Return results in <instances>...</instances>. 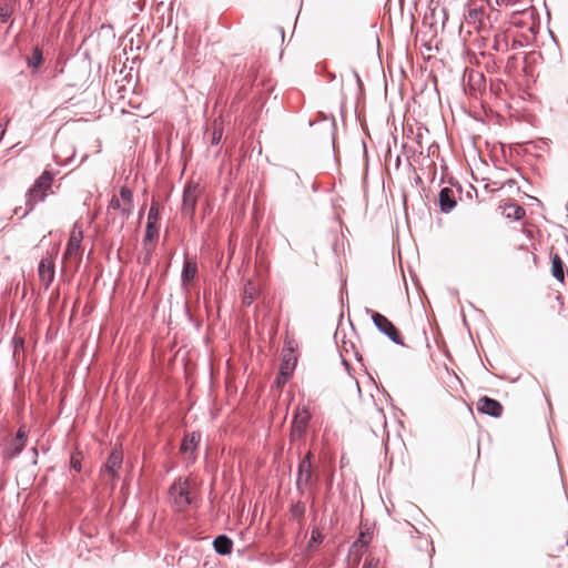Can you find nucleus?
Here are the masks:
<instances>
[{
    "instance_id": "4",
    "label": "nucleus",
    "mask_w": 568,
    "mask_h": 568,
    "mask_svg": "<svg viewBox=\"0 0 568 568\" xmlns=\"http://www.w3.org/2000/svg\"><path fill=\"white\" fill-rule=\"evenodd\" d=\"M170 495L173 499L174 506L179 511H183L192 503L193 497L190 489V481L187 479H179L170 488Z\"/></svg>"
},
{
    "instance_id": "13",
    "label": "nucleus",
    "mask_w": 568,
    "mask_h": 568,
    "mask_svg": "<svg viewBox=\"0 0 568 568\" xmlns=\"http://www.w3.org/2000/svg\"><path fill=\"white\" fill-rule=\"evenodd\" d=\"M477 410L479 413L493 416L500 417L503 414V405L488 396H483L477 402Z\"/></svg>"
},
{
    "instance_id": "6",
    "label": "nucleus",
    "mask_w": 568,
    "mask_h": 568,
    "mask_svg": "<svg viewBox=\"0 0 568 568\" xmlns=\"http://www.w3.org/2000/svg\"><path fill=\"white\" fill-rule=\"evenodd\" d=\"M311 419V413L307 407H297L291 427V440H300L304 437L308 423Z\"/></svg>"
},
{
    "instance_id": "2",
    "label": "nucleus",
    "mask_w": 568,
    "mask_h": 568,
    "mask_svg": "<svg viewBox=\"0 0 568 568\" xmlns=\"http://www.w3.org/2000/svg\"><path fill=\"white\" fill-rule=\"evenodd\" d=\"M54 181V176L50 171H44L42 174L34 181L33 185L29 189L27 193V212H31L34 206L44 201L48 193H52V184Z\"/></svg>"
},
{
    "instance_id": "23",
    "label": "nucleus",
    "mask_w": 568,
    "mask_h": 568,
    "mask_svg": "<svg viewBox=\"0 0 568 568\" xmlns=\"http://www.w3.org/2000/svg\"><path fill=\"white\" fill-rule=\"evenodd\" d=\"M223 136L222 121L215 120L212 125L211 143L219 144Z\"/></svg>"
},
{
    "instance_id": "11",
    "label": "nucleus",
    "mask_w": 568,
    "mask_h": 568,
    "mask_svg": "<svg viewBox=\"0 0 568 568\" xmlns=\"http://www.w3.org/2000/svg\"><path fill=\"white\" fill-rule=\"evenodd\" d=\"M312 453L308 452L306 456L301 460L297 474V487L300 489L310 486L312 481Z\"/></svg>"
},
{
    "instance_id": "5",
    "label": "nucleus",
    "mask_w": 568,
    "mask_h": 568,
    "mask_svg": "<svg viewBox=\"0 0 568 568\" xmlns=\"http://www.w3.org/2000/svg\"><path fill=\"white\" fill-rule=\"evenodd\" d=\"M202 194V187L200 184L194 182H189L183 191V201H182V214L187 216L189 219H193L197 200Z\"/></svg>"
},
{
    "instance_id": "9",
    "label": "nucleus",
    "mask_w": 568,
    "mask_h": 568,
    "mask_svg": "<svg viewBox=\"0 0 568 568\" xmlns=\"http://www.w3.org/2000/svg\"><path fill=\"white\" fill-rule=\"evenodd\" d=\"M27 442V430L24 426H21L14 438H12L6 449H4V457L8 459L14 458L18 456L24 448Z\"/></svg>"
},
{
    "instance_id": "3",
    "label": "nucleus",
    "mask_w": 568,
    "mask_h": 568,
    "mask_svg": "<svg viewBox=\"0 0 568 568\" xmlns=\"http://www.w3.org/2000/svg\"><path fill=\"white\" fill-rule=\"evenodd\" d=\"M83 241L82 226L75 223L70 232L67 248L63 255L65 263L73 264L75 267L80 264L83 255L81 243Z\"/></svg>"
},
{
    "instance_id": "22",
    "label": "nucleus",
    "mask_w": 568,
    "mask_h": 568,
    "mask_svg": "<svg viewBox=\"0 0 568 568\" xmlns=\"http://www.w3.org/2000/svg\"><path fill=\"white\" fill-rule=\"evenodd\" d=\"M257 292L258 290L256 285L253 282L248 281L243 291V304L247 306L251 305L255 297L257 296Z\"/></svg>"
},
{
    "instance_id": "16",
    "label": "nucleus",
    "mask_w": 568,
    "mask_h": 568,
    "mask_svg": "<svg viewBox=\"0 0 568 568\" xmlns=\"http://www.w3.org/2000/svg\"><path fill=\"white\" fill-rule=\"evenodd\" d=\"M295 364L296 357L293 355L292 352L283 356L280 367L281 376H283V383H286L288 378L292 376L293 371L295 368Z\"/></svg>"
},
{
    "instance_id": "26",
    "label": "nucleus",
    "mask_w": 568,
    "mask_h": 568,
    "mask_svg": "<svg viewBox=\"0 0 568 568\" xmlns=\"http://www.w3.org/2000/svg\"><path fill=\"white\" fill-rule=\"evenodd\" d=\"M379 567V560L369 556L365 559L363 568H378Z\"/></svg>"
},
{
    "instance_id": "12",
    "label": "nucleus",
    "mask_w": 568,
    "mask_h": 568,
    "mask_svg": "<svg viewBox=\"0 0 568 568\" xmlns=\"http://www.w3.org/2000/svg\"><path fill=\"white\" fill-rule=\"evenodd\" d=\"M159 207L158 203L152 202L149 214H148V222H146V229H145V236L144 242L153 241L159 233Z\"/></svg>"
},
{
    "instance_id": "8",
    "label": "nucleus",
    "mask_w": 568,
    "mask_h": 568,
    "mask_svg": "<svg viewBox=\"0 0 568 568\" xmlns=\"http://www.w3.org/2000/svg\"><path fill=\"white\" fill-rule=\"evenodd\" d=\"M122 453L118 449H114L110 454L106 463L104 464V467L102 469V477L108 478V481H110L112 485L119 476V470L122 467Z\"/></svg>"
},
{
    "instance_id": "27",
    "label": "nucleus",
    "mask_w": 568,
    "mask_h": 568,
    "mask_svg": "<svg viewBox=\"0 0 568 568\" xmlns=\"http://www.w3.org/2000/svg\"><path fill=\"white\" fill-rule=\"evenodd\" d=\"M292 513L295 516H302L304 514V506L301 504H296L292 507Z\"/></svg>"
},
{
    "instance_id": "17",
    "label": "nucleus",
    "mask_w": 568,
    "mask_h": 568,
    "mask_svg": "<svg viewBox=\"0 0 568 568\" xmlns=\"http://www.w3.org/2000/svg\"><path fill=\"white\" fill-rule=\"evenodd\" d=\"M439 205L443 212L448 213L450 212L455 205V196L454 191L449 187H444L439 192Z\"/></svg>"
},
{
    "instance_id": "7",
    "label": "nucleus",
    "mask_w": 568,
    "mask_h": 568,
    "mask_svg": "<svg viewBox=\"0 0 568 568\" xmlns=\"http://www.w3.org/2000/svg\"><path fill=\"white\" fill-rule=\"evenodd\" d=\"M372 320L375 324V326L385 335L389 337L394 343L398 345H404L402 335L399 331L396 328V326L383 314L371 311Z\"/></svg>"
},
{
    "instance_id": "21",
    "label": "nucleus",
    "mask_w": 568,
    "mask_h": 568,
    "mask_svg": "<svg viewBox=\"0 0 568 568\" xmlns=\"http://www.w3.org/2000/svg\"><path fill=\"white\" fill-rule=\"evenodd\" d=\"M551 273L559 282L565 281L564 263L558 254H551Z\"/></svg>"
},
{
    "instance_id": "20",
    "label": "nucleus",
    "mask_w": 568,
    "mask_h": 568,
    "mask_svg": "<svg viewBox=\"0 0 568 568\" xmlns=\"http://www.w3.org/2000/svg\"><path fill=\"white\" fill-rule=\"evenodd\" d=\"M213 545H214V549L216 550V552H219L221 555L231 554L232 547H233L232 540L224 535L217 536L214 539Z\"/></svg>"
},
{
    "instance_id": "19",
    "label": "nucleus",
    "mask_w": 568,
    "mask_h": 568,
    "mask_svg": "<svg viewBox=\"0 0 568 568\" xmlns=\"http://www.w3.org/2000/svg\"><path fill=\"white\" fill-rule=\"evenodd\" d=\"M501 209L503 214L508 219L520 220L525 216V210L516 203H505Z\"/></svg>"
},
{
    "instance_id": "24",
    "label": "nucleus",
    "mask_w": 568,
    "mask_h": 568,
    "mask_svg": "<svg viewBox=\"0 0 568 568\" xmlns=\"http://www.w3.org/2000/svg\"><path fill=\"white\" fill-rule=\"evenodd\" d=\"M42 62V52L39 48H36L32 52V55L29 58V64L37 68Z\"/></svg>"
},
{
    "instance_id": "15",
    "label": "nucleus",
    "mask_w": 568,
    "mask_h": 568,
    "mask_svg": "<svg viewBox=\"0 0 568 568\" xmlns=\"http://www.w3.org/2000/svg\"><path fill=\"white\" fill-rule=\"evenodd\" d=\"M201 440V434L200 433H190L187 435H185V437L183 438L182 440V444H181V453L184 454V455H193V453L195 452L199 443Z\"/></svg>"
},
{
    "instance_id": "25",
    "label": "nucleus",
    "mask_w": 568,
    "mask_h": 568,
    "mask_svg": "<svg viewBox=\"0 0 568 568\" xmlns=\"http://www.w3.org/2000/svg\"><path fill=\"white\" fill-rule=\"evenodd\" d=\"M81 460H82V454L80 452L73 453L70 458L71 468L74 469L75 471H80L81 470Z\"/></svg>"
},
{
    "instance_id": "1",
    "label": "nucleus",
    "mask_w": 568,
    "mask_h": 568,
    "mask_svg": "<svg viewBox=\"0 0 568 568\" xmlns=\"http://www.w3.org/2000/svg\"><path fill=\"white\" fill-rule=\"evenodd\" d=\"M133 193L126 187L122 186L119 194L113 195L106 210V215L112 222H120L122 226L124 221L129 219L133 211Z\"/></svg>"
},
{
    "instance_id": "18",
    "label": "nucleus",
    "mask_w": 568,
    "mask_h": 568,
    "mask_svg": "<svg viewBox=\"0 0 568 568\" xmlns=\"http://www.w3.org/2000/svg\"><path fill=\"white\" fill-rule=\"evenodd\" d=\"M197 274V266L195 261L186 258L182 271V283L184 286L189 285Z\"/></svg>"
},
{
    "instance_id": "28",
    "label": "nucleus",
    "mask_w": 568,
    "mask_h": 568,
    "mask_svg": "<svg viewBox=\"0 0 568 568\" xmlns=\"http://www.w3.org/2000/svg\"><path fill=\"white\" fill-rule=\"evenodd\" d=\"M276 384L278 387H281L282 385L285 384V383H283V376H281V372L278 373V376L276 377Z\"/></svg>"
},
{
    "instance_id": "10",
    "label": "nucleus",
    "mask_w": 568,
    "mask_h": 568,
    "mask_svg": "<svg viewBox=\"0 0 568 568\" xmlns=\"http://www.w3.org/2000/svg\"><path fill=\"white\" fill-rule=\"evenodd\" d=\"M40 283L48 288L54 278V262L51 256L43 257L38 267Z\"/></svg>"
},
{
    "instance_id": "14",
    "label": "nucleus",
    "mask_w": 568,
    "mask_h": 568,
    "mask_svg": "<svg viewBox=\"0 0 568 568\" xmlns=\"http://www.w3.org/2000/svg\"><path fill=\"white\" fill-rule=\"evenodd\" d=\"M372 536L369 532L361 531L358 538L351 546V555H355V564L358 565L363 552L368 546Z\"/></svg>"
}]
</instances>
